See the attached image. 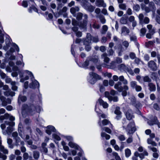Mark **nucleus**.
Segmentation results:
<instances>
[{
  "mask_svg": "<svg viewBox=\"0 0 160 160\" xmlns=\"http://www.w3.org/2000/svg\"><path fill=\"white\" fill-rule=\"evenodd\" d=\"M36 111L35 106L32 104H24L22 105V113L23 117L25 116L26 114H32Z\"/></svg>",
  "mask_w": 160,
  "mask_h": 160,
  "instance_id": "f257e3e1",
  "label": "nucleus"
},
{
  "mask_svg": "<svg viewBox=\"0 0 160 160\" xmlns=\"http://www.w3.org/2000/svg\"><path fill=\"white\" fill-rule=\"evenodd\" d=\"M98 56L97 55H92L88 57L86 61L83 63L82 66L84 67H86L88 66L89 62H92L94 64H96L99 61Z\"/></svg>",
  "mask_w": 160,
  "mask_h": 160,
  "instance_id": "f03ea898",
  "label": "nucleus"
},
{
  "mask_svg": "<svg viewBox=\"0 0 160 160\" xmlns=\"http://www.w3.org/2000/svg\"><path fill=\"white\" fill-rule=\"evenodd\" d=\"M89 74L90 77L88 81L92 84H94L98 80L100 79L101 78L100 76L93 72L89 73Z\"/></svg>",
  "mask_w": 160,
  "mask_h": 160,
  "instance_id": "7ed1b4c3",
  "label": "nucleus"
},
{
  "mask_svg": "<svg viewBox=\"0 0 160 160\" xmlns=\"http://www.w3.org/2000/svg\"><path fill=\"white\" fill-rule=\"evenodd\" d=\"M136 129L135 124L133 122H131L128 124L126 128L128 134H132L136 131Z\"/></svg>",
  "mask_w": 160,
  "mask_h": 160,
  "instance_id": "20e7f679",
  "label": "nucleus"
},
{
  "mask_svg": "<svg viewBox=\"0 0 160 160\" xmlns=\"http://www.w3.org/2000/svg\"><path fill=\"white\" fill-rule=\"evenodd\" d=\"M138 18L139 20V23L142 24L144 23L146 24L150 22L149 19L148 17H145L144 18V16L143 14H140Z\"/></svg>",
  "mask_w": 160,
  "mask_h": 160,
  "instance_id": "39448f33",
  "label": "nucleus"
},
{
  "mask_svg": "<svg viewBox=\"0 0 160 160\" xmlns=\"http://www.w3.org/2000/svg\"><path fill=\"white\" fill-rule=\"evenodd\" d=\"M118 69L121 71H127L131 74H133L132 71L130 69L126 67L124 64H121L118 66Z\"/></svg>",
  "mask_w": 160,
  "mask_h": 160,
  "instance_id": "423d86ee",
  "label": "nucleus"
},
{
  "mask_svg": "<svg viewBox=\"0 0 160 160\" xmlns=\"http://www.w3.org/2000/svg\"><path fill=\"white\" fill-rule=\"evenodd\" d=\"M84 19L82 22L80 23L79 26L83 28H86L88 23V17L87 15L85 14L83 16Z\"/></svg>",
  "mask_w": 160,
  "mask_h": 160,
  "instance_id": "0eeeda50",
  "label": "nucleus"
},
{
  "mask_svg": "<svg viewBox=\"0 0 160 160\" xmlns=\"http://www.w3.org/2000/svg\"><path fill=\"white\" fill-rule=\"evenodd\" d=\"M148 66L153 71H156L157 69V64L156 62L153 60H151L148 62Z\"/></svg>",
  "mask_w": 160,
  "mask_h": 160,
  "instance_id": "6e6552de",
  "label": "nucleus"
},
{
  "mask_svg": "<svg viewBox=\"0 0 160 160\" xmlns=\"http://www.w3.org/2000/svg\"><path fill=\"white\" fill-rule=\"evenodd\" d=\"M31 79L32 82L29 84L30 88H38L39 87V83L38 82L35 80L34 78H31Z\"/></svg>",
  "mask_w": 160,
  "mask_h": 160,
  "instance_id": "1a4fd4ad",
  "label": "nucleus"
},
{
  "mask_svg": "<svg viewBox=\"0 0 160 160\" xmlns=\"http://www.w3.org/2000/svg\"><path fill=\"white\" fill-rule=\"evenodd\" d=\"M108 63H103L102 64L103 67L107 68H108L114 69L116 67V63L114 61H112L110 63L109 65L107 64Z\"/></svg>",
  "mask_w": 160,
  "mask_h": 160,
  "instance_id": "9d476101",
  "label": "nucleus"
},
{
  "mask_svg": "<svg viewBox=\"0 0 160 160\" xmlns=\"http://www.w3.org/2000/svg\"><path fill=\"white\" fill-rule=\"evenodd\" d=\"M130 32L129 29L125 26L122 27L121 29V35L123 36L128 34Z\"/></svg>",
  "mask_w": 160,
  "mask_h": 160,
  "instance_id": "9b49d317",
  "label": "nucleus"
},
{
  "mask_svg": "<svg viewBox=\"0 0 160 160\" xmlns=\"http://www.w3.org/2000/svg\"><path fill=\"white\" fill-rule=\"evenodd\" d=\"M92 38L91 37V34L88 33L87 34V37L86 39L83 41V43L84 45L89 44L91 43Z\"/></svg>",
  "mask_w": 160,
  "mask_h": 160,
  "instance_id": "f8f14e48",
  "label": "nucleus"
},
{
  "mask_svg": "<svg viewBox=\"0 0 160 160\" xmlns=\"http://www.w3.org/2000/svg\"><path fill=\"white\" fill-rule=\"evenodd\" d=\"M95 4L99 7H102L105 8L106 6V5L103 0H96Z\"/></svg>",
  "mask_w": 160,
  "mask_h": 160,
  "instance_id": "ddd939ff",
  "label": "nucleus"
},
{
  "mask_svg": "<svg viewBox=\"0 0 160 160\" xmlns=\"http://www.w3.org/2000/svg\"><path fill=\"white\" fill-rule=\"evenodd\" d=\"M56 130L55 128L52 126H49L47 127V129L46 130V132L49 135L51 134V132H55Z\"/></svg>",
  "mask_w": 160,
  "mask_h": 160,
  "instance_id": "4468645a",
  "label": "nucleus"
},
{
  "mask_svg": "<svg viewBox=\"0 0 160 160\" xmlns=\"http://www.w3.org/2000/svg\"><path fill=\"white\" fill-rule=\"evenodd\" d=\"M107 56L108 54L106 52L102 53L101 55V58L104 59V63H108L110 61V58Z\"/></svg>",
  "mask_w": 160,
  "mask_h": 160,
  "instance_id": "2eb2a0df",
  "label": "nucleus"
},
{
  "mask_svg": "<svg viewBox=\"0 0 160 160\" xmlns=\"http://www.w3.org/2000/svg\"><path fill=\"white\" fill-rule=\"evenodd\" d=\"M122 83L120 82H118L115 84L114 88L117 90L119 92H122L123 90V87L121 86Z\"/></svg>",
  "mask_w": 160,
  "mask_h": 160,
  "instance_id": "dca6fc26",
  "label": "nucleus"
},
{
  "mask_svg": "<svg viewBox=\"0 0 160 160\" xmlns=\"http://www.w3.org/2000/svg\"><path fill=\"white\" fill-rule=\"evenodd\" d=\"M0 151L3 152L5 154H8V149L5 148L4 146L2 145L1 138L0 136Z\"/></svg>",
  "mask_w": 160,
  "mask_h": 160,
  "instance_id": "f3484780",
  "label": "nucleus"
},
{
  "mask_svg": "<svg viewBox=\"0 0 160 160\" xmlns=\"http://www.w3.org/2000/svg\"><path fill=\"white\" fill-rule=\"evenodd\" d=\"M126 116L127 119L129 120L134 118V116L133 115V113L132 111L131 110H128L127 112Z\"/></svg>",
  "mask_w": 160,
  "mask_h": 160,
  "instance_id": "a211bd4d",
  "label": "nucleus"
},
{
  "mask_svg": "<svg viewBox=\"0 0 160 160\" xmlns=\"http://www.w3.org/2000/svg\"><path fill=\"white\" fill-rule=\"evenodd\" d=\"M98 102L100 105L102 106L104 108H106L108 107V104L102 99H98Z\"/></svg>",
  "mask_w": 160,
  "mask_h": 160,
  "instance_id": "6ab92c4d",
  "label": "nucleus"
},
{
  "mask_svg": "<svg viewBox=\"0 0 160 160\" xmlns=\"http://www.w3.org/2000/svg\"><path fill=\"white\" fill-rule=\"evenodd\" d=\"M47 144L46 143L43 142L41 144V152H42L45 153H47L48 152V149L46 148Z\"/></svg>",
  "mask_w": 160,
  "mask_h": 160,
  "instance_id": "aec40b11",
  "label": "nucleus"
},
{
  "mask_svg": "<svg viewBox=\"0 0 160 160\" xmlns=\"http://www.w3.org/2000/svg\"><path fill=\"white\" fill-rule=\"evenodd\" d=\"M26 142L28 145H30V148L31 149L35 150L38 147L37 146L32 144L33 142L32 140H29L28 141H27Z\"/></svg>",
  "mask_w": 160,
  "mask_h": 160,
  "instance_id": "412c9836",
  "label": "nucleus"
},
{
  "mask_svg": "<svg viewBox=\"0 0 160 160\" xmlns=\"http://www.w3.org/2000/svg\"><path fill=\"white\" fill-rule=\"evenodd\" d=\"M68 145L71 148H74L76 149L79 150L80 149V147L77 144L71 141L69 142Z\"/></svg>",
  "mask_w": 160,
  "mask_h": 160,
  "instance_id": "4be33fe9",
  "label": "nucleus"
},
{
  "mask_svg": "<svg viewBox=\"0 0 160 160\" xmlns=\"http://www.w3.org/2000/svg\"><path fill=\"white\" fill-rule=\"evenodd\" d=\"M149 90L150 91L154 92L156 90L155 85L152 83H149L148 84Z\"/></svg>",
  "mask_w": 160,
  "mask_h": 160,
  "instance_id": "5701e85b",
  "label": "nucleus"
},
{
  "mask_svg": "<svg viewBox=\"0 0 160 160\" xmlns=\"http://www.w3.org/2000/svg\"><path fill=\"white\" fill-rule=\"evenodd\" d=\"M79 8L78 7L76 6L72 7L70 9V12L73 15L76 12L79 11Z\"/></svg>",
  "mask_w": 160,
  "mask_h": 160,
  "instance_id": "b1692460",
  "label": "nucleus"
},
{
  "mask_svg": "<svg viewBox=\"0 0 160 160\" xmlns=\"http://www.w3.org/2000/svg\"><path fill=\"white\" fill-rule=\"evenodd\" d=\"M4 95L6 96H10L12 97L14 96L15 93L14 92L11 91L10 90L4 92Z\"/></svg>",
  "mask_w": 160,
  "mask_h": 160,
  "instance_id": "393cba45",
  "label": "nucleus"
},
{
  "mask_svg": "<svg viewBox=\"0 0 160 160\" xmlns=\"http://www.w3.org/2000/svg\"><path fill=\"white\" fill-rule=\"evenodd\" d=\"M149 8L151 9V11L152 12H154L156 8L155 7L154 3L152 2H150L149 3Z\"/></svg>",
  "mask_w": 160,
  "mask_h": 160,
  "instance_id": "a878e982",
  "label": "nucleus"
},
{
  "mask_svg": "<svg viewBox=\"0 0 160 160\" xmlns=\"http://www.w3.org/2000/svg\"><path fill=\"white\" fill-rule=\"evenodd\" d=\"M33 157L35 159H38L40 155L39 152L37 151H34L33 152Z\"/></svg>",
  "mask_w": 160,
  "mask_h": 160,
  "instance_id": "bb28decb",
  "label": "nucleus"
},
{
  "mask_svg": "<svg viewBox=\"0 0 160 160\" xmlns=\"http://www.w3.org/2000/svg\"><path fill=\"white\" fill-rule=\"evenodd\" d=\"M120 22L121 24H125L127 23L128 20L127 18L125 17H122L120 19Z\"/></svg>",
  "mask_w": 160,
  "mask_h": 160,
  "instance_id": "cd10ccee",
  "label": "nucleus"
},
{
  "mask_svg": "<svg viewBox=\"0 0 160 160\" xmlns=\"http://www.w3.org/2000/svg\"><path fill=\"white\" fill-rule=\"evenodd\" d=\"M147 142L148 144H151L153 146H156L157 143L154 141H152L150 138H148L147 139Z\"/></svg>",
  "mask_w": 160,
  "mask_h": 160,
  "instance_id": "c85d7f7f",
  "label": "nucleus"
},
{
  "mask_svg": "<svg viewBox=\"0 0 160 160\" xmlns=\"http://www.w3.org/2000/svg\"><path fill=\"white\" fill-rule=\"evenodd\" d=\"M12 140L11 138H8L7 139V143L8 145V147L10 148H13L14 147V145L12 144Z\"/></svg>",
  "mask_w": 160,
  "mask_h": 160,
  "instance_id": "c756f323",
  "label": "nucleus"
},
{
  "mask_svg": "<svg viewBox=\"0 0 160 160\" xmlns=\"http://www.w3.org/2000/svg\"><path fill=\"white\" fill-rule=\"evenodd\" d=\"M9 115L8 113H6L3 115L0 116V120H3L4 119H7L9 118Z\"/></svg>",
  "mask_w": 160,
  "mask_h": 160,
  "instance_id": "7c9ffc66",
  "label": "nucleus"
},
{
  "mask_svg": "<svg viewBox=\"0 0 160 160\" xmlns=\"http://www.w3.org/2000/svg\"><path fill=\"white\" fill-rule=\"evenodd\" d=\"M147 28L149 30V32L152 33V34H153L155 32V29H152V26L151 24H149L147 26Z\"/></svg>",
  "mask_w": 160,
  "mask_h": 160,
  "instance_id": "2f4dec72",
  "label": "nucleus"
},
{
  "mask_svg": "<svg viewBox=\"0 0 160 160\" xmlns=\"http://www.w3.org/2000/svg\"><path fill=\"white\" fill-rule=\"evenodd\" d=\"M90 4L88 2L84 1L82 3L81 5L84 8L86 9Z\"/></svg>",
  "mask_w": 160,
  "mask_h": 160,
  "instance_id": "473e14b6",
  "label": "nucleus"
},
{
  "mask_svg": "<svg viewBox=\"0 0 160 160\" xmlns=\"http://www.w3.org/2000/svg\"><path fill=\"white\" fill-rule=\"evenodd\" d=\"M108 100L111 101H113L114 102H117L118 100V98L117 96L108 97Z\"/></svg>",
  "mask_w": 160,
  "mask_h": 160,
  "instance_id": "72a5a7b5",
  "label": "nucleus"
},
{
  "mask_svg": "<svg viewBox=\"0 0 160 160\" xmlns=\"http://www.w3.org/2000/svg\"><path fill=\"white\" fill-rule=\"evenodd\" d=\"M119 80L122 82L123 84L126 85L128 83L127 81L124 79V77L123 76H121L119 78Z\"/></svg>",
  "mask_w": 160,
  "mask_h": 160,
  "instance_id": "f704fd0d",
  "label": "nucleus"
},
{
  "mask_svg": "<svg viewBox=\"0 0 160 160\" xmlns=\"http://www.w3.org/2000/svg\"><path fill=\"white\" fill-rule=\"evenodd\" d=\"M57 2V9L58 10H59L60 8H61L62 6H63V5L61 3L62 2V0H56Z\"/></svg>",
  "mask_w": 160,
  "mask_h": 160,
  "instance_id": "c9c22d12",
  "label": "nucleus"
},
{
  "mask_svg": "<svg viewBox=\"0 0 160 160\" xmlns=\"http://www.w3.org/2000/svg\"><path fill=\"white\" fill-rule=\"evenodd\" d=\"M26 100L27 98L26 96L20 95L18 98V102H19L20 100H21L22 102H24Z\"/></svg>",
  "mask_w": 160,
  "mask_h": 160,
  "instance_id": "e433bc0d",
  "label": "nucleus"
},
{
  "mask_svg": "<svg viewBox=\"0 0 160 160\" xmlns=\"http://www.w3.org/2000/svg\"><path fill=\"white\" fill-rule=\"evenodd\" d=\"M157 118H154V121H149L148 122V124L150 125H153L154 124H157Z\"/></svg>",
  "mask_w": 160,
  "mask_h": 160,
  "instance_id": "4c0bfd02",
  "label": "nucleus"
},
{
  "mask_svg": "<svg viewBox=\"0 0 160 160\" xmlns=\"http://www.w3.org/2000/svg\"><path fill=\"white\" fill-rule=\"evenodd\" d=\"M101 136L102 138L105 137L107 140L109 139L110 138V136L109 135L107 134L106 133L102 132L101 133Z\"/></svg>",
  "mask_w": 160,
  "mask_h": 160,
  "instance_id": "58836bf2",
  "label": "nucleus"
},
{
  "mask_svg": "<svg viewBox=\"0 0 160 160\" xmlns=\"http://www.w3.org/2000/svg\"><path fill=\"white\" fill-rule=\"evenodd\" d=\"M108 29V27L106 25H104L103 26L102 28V30L101 31V33L102 34H105Z\"/></svg>",
  "mask_w": 160,
  "mask_h": 160,
  "instance_id": "ea45409f",
  "label": "nucleus"
},
{
  "mask_svg": "<svg viewBox=\"0 0 160 160\" xmlns=\"http://www.w3.org/2000/svg\"><path fill=\"white\" fill-rule=\"evenodd\" d=\"M98 18L100 21L102 23L104 24L106 22V20L103 16L102 15H99Z\"/></svg>",
  "mask_w": 160,
  "mask_h": 160,
  "instance_id": "a19ab883",
  "label": "nucleus"
},
{
  "mask_svg": "<svg viewBox=\"0 0 160 160\" xmlns=\"http://www.w3.org/2000/svg\"><path fill=\"white\" fill-rule=\"evenodd\" d=\"M94 9L95 7L90 4L86 10L90 12H92Z\"/></svg>",
  "mask_w": 160,
  "mask_h": 160,
  "instance_id": "79ce46f5",
  "label": "nucleus"
},
{
  "mask_svg": "<svg viewBox=\"0 0 160 160\" xmlns=\"http://www.w3.org/2000/svg\"><path fill=\"white\" fill-rule=\"evenodd\" d=\"M125 154L126 157H128L131 154V152L130 150L127 148L125 150Z\"/></svg>",
  "mask_w": 160,
  "mask_h": 160,
  "instance_id": "37998d69",
  "label": "nucleus"
},
{
  "mask_svg": "<svg viewBox=\"0 0 160 160\" xmlns=\"http://www.w3.org/2000/svg\"><path fill=\"white\" fill-rule=\"evenodd\" d=\"M68 8L66 6L62 8L59 11V13L62 14L63 13L65 12L68 10Z\"/></svg>",
  "mask_w": 160,
  "mask_h": 160,
  "instance_id": "c03bdc74",
  "label": "nucleus"
},
{
  "mask_svg": "<svg viewBox=\"0 0 160 160\" xmlns=\"http://www.w3.org/2000/svg\"><path fill=\"white\" fill-rule=\"evenodd\" d=\"M83 14L81 12H78V13L77 16L76 18L78 20H81L83 16Z\"/></svg>",
  "mask_w": 160,
  "mask_h": 160,
  "instance_id": "a18cd8bd",
  "label": "nucleus"
},
{
  "mask_svg": "<svg viewBox=\"0 0 160 160\" xmlns=\"http://www.w3.org/2000/svg\"><path fill=\"white\" fill-rule=\"evenodd\" d=\"M16 82H11V85L12 86V88L13 90L16 91L17 89V87L15 85Z\"/></svg>",
  "mask_w": 160,
  "mask_h": 160,
  "instance_id": "49530a36",
  "label": "nucleus"
},
{
  "mask_svg": "<svg viewBox=\"0 0 160 160\" xmlns=\"http://www.w3.org/2000/svg\"><path fill=\"white\" fill-rule=\"evenodd\" d=\"M120 108L119 107H117L114 111V113L117 115H121V112L120 110Z\"/></svg>",
  "mask_w": 160,
  "mask_h": 160,
  "instance_id": "de8ad7c7",
  "label": "nucleus"
},
{
  "mask_svg": "<svg viewBox=\"0 0 160 160\" xmlns=\"http://www.w3.org/2000/svg\"><path fill=\"white\" fill-rule=\"evenodd\" d=\"M155 42H153L152 41H149L148 42H146L145 43V46L147 47H150L151 45H152Z\"/></svg>",
  "mask_w": 160,
  "mask_h": 160,
  "instance_id": "09e8293b",
  "label": "nucleus"
},
{
  "mask_svg": "<svg viewBox=\"0 0 160 160\" xmlns=\"http://www.w3.org/2000/svg\"><path fill=\"white\" fill-rule=\"evenodd\" d=\"M133 9L136 11H138L140 9V6L138 4H135L133 6Z\"/></svg>",
  "mask_w": 160,
  "mask_h": 160,
  "instance_id": "8fccbe9b",
  "label": "nucleus"
},
{
  "mask_svg": "<svg viewBox=\"0 0 160 160\" xmlns=\"http://www.w3.org/2000/svg\"><path fill=\"white\" fill-rule=\"evenodd\" d=\"M151 77L152 78L155 79L156 81L158 80V78L157 76V74L156 72H153L151 74Z\"/></svg>",
  "mask_w": 160,
  "mask_h": 160,
  "instance_id": "3c124183",
  "label": "nucleus"
},
{
  "mask_svg": "<svg viewBox=\"0 0 160 160\" xmlns=\"http://www.w3.org/2000/svg\"><path fill=\"white\" fill-rule=\"evenodd\" d=\"M114 61L116 63L119 64L122 62V58L119 57H116Z\"/></svg>",
  "mask_w": 160,
  "mask_h": 160,
  "instance_id": "603ef678",
  "label": "nucleus"
},
{
  "mask_svg": "<svg viewBox=\"0 0 160 160\" xmlns=\"http://www.w3.org/2000/svg\"><path fill=\"white\" fill-rule=\"evenodd\" d=\"M29 154L27 152L24 153L23 155V160H27L29 158Z\"/></svg>",
  "mask_w": 160,
  "mask_h": 160,
  "instance_id": "864d4df0",
  "label": "nucleus"
},
{
  "mask_svg": "<svg viewBox=\"0 0 160 160\" xmlns=\"http://www.w3.org/2000/svg\"><path fill=\"white\" fill-rule=\"evenodd\" d=\"M5 123L6 125H9V126H10L11 127L14 126L15 124L14 122H12V121L9 122L6 121L5 122Z\"/></svg>",
  "mask_w": 160,
  "mask_h": 160,
  "instance_id": "5fc2aeb1",
  "label": "nucleus"
},
{
  "mask_svg": "<svg viewBox=\"0 0 160 160\" xmlns=\"http://www.w3.org/2000/svg\"><path fill=\"white\" fill-rule=\"evenodd\" d=\"M148 148L150 150L154 152H157L158 151V150L156 148L152 147L151 146H148Z\"/></svg>",
  "mask_w": 160,
  "mask_h": 160,
  "instance_id": "6e6d98bb",
  "label": "nucleus"
},
{
  "mask_svg": "<svg viewBox=\"0 0 160 160\" xmlns=\"http://www.w3.org/2000/svg\"><path fill=\"white\" fill-rule=\"evenodd\" d=\"M102 129L109 133H111L112 132L111 130L107 127H105L104 128H102Z\"/></svg>",
  "mask_w": 160,
  "mask_h": 160,
  "instance_id": "4d7b16f0",
  "label": "nucleus"
},
{
  "mask_svg": "<svg viewBox=\"0 0 160 160\" xmlns=\"http://www.w3.org/2000/svg\"><path fill=\"white\" fill-rule=\"evenodd\" d=\"M110 123V122L106 119H104L102 121V123L103 125H106Z\"/></svg>",
  "mask_w": 160,
  "mask_h": 160,
  "instance_id": "13d9d810",
  "label": "nucleus"
},
{
  "mask_svg": "<svg viewBox=\"0 0 160 160\" xmlns=\"http://www.w3.org/2000/svg\"><path fill=\"white\" fill-rule=\"evenodd\" d=\"M133 138L131 136L129 137L127 140H126V142L127 143L129 144L132 143L133 142Z\"/></svg>",
  "mask_w": 160,
  "mask_h": 160,
  "instance_id": "bf43d9fd",
  "label": "nucleus"
},
{
  "mask_svg": "<svg viewBox=\"0 0 160 160\" xmlns=\"http://www.w3.org/2000/svg\"><path fill=\"white\" fill-rule=\"evenodd\" d=\"M143 81L144 82H150L151 81V79L148 76H146L143 77Z\"/></svg>",
  "mask_w": 160,
  "mask_h": 160,
  "instance_id": "052dcab7",
  "label": "nucleus"
},
{
  "mask_svg": "<svg viewBox=\"0 0 160 160\" xmlns=\"http://www.w3.org/2000/svg\"><path fill=\"white\" fill-rule=\"evenodd\" d=\"M113 155L115 157L116 160H121L120 157L118 155V154L115 152H113L112 153Z\"/></svg>",
  "mask_w": 160,
  "mask_h": 160,
  "instance_id": "680f3d73",
  "label": "nucleus"
},
{
  "mask_svg": "<svg viewBox=\"0 0 160 160\" xmlns=\"http://www.w3.org/2000/svg\"><path fill=\"white\" fill-rule=\"evenodd\" d=\"M130 85L133 88H135L137 85L136 82L135 81L131 82H130Z\"/></svg>",
  "mask_w": 160,
  "mask_h": 160,
  "instance_id": "e2e57ef3",
  "label": "nucleus"
},
{
  "mask_svg": "<svg viewBox=\"0 0 160 160\" xmlns=\"http://www.w3.org/2000/svg\"><path fill=\"white\" fill-rule=\"evenodd\" d=\"M108 55L109 56H112L114 53V51L112 48H110L108 51Z\"/></svg>",
  "mask_w": 160,
  "mask_h": 160,
  "instance_id": "0e129e2a",
  "label": "nucleus"
},
{
  "mask_svg": "<svg viewBox=\"0 0 160 160\" xmlns=\"http://www.w3.org/2000/svg\"><path fill=\"white\" fill-rule=\"evenodd\" d=\"M119 7L122 10H126V6L124 4H120L119 5Z\"/></svg>",
  "mask_w": 160,
  "mask_h": 160,
  "instance_id": "69168bd1",
  "label": "nucleus"
},
{
  "mask_svg": "<svg viewBox=\"0 0 160 160\" xmlns=\"http://www.w3.org/2000/svg\"><path fill=\"white\" fill-rule=\"evenodd\" d=\"M13 130V128L12 127L9 126L7 128V130H6V132L7 133H10Z\"/></svg>",
  "mask_w": 160,
  "mask_h": 160,
  "instance_id": "338daca9",
  "label": "nucleus"
},
{
  "mask_svg": "<svg viewBox=\"0 0 160 160\" xmlns=\"http://www.w3.org/2000/svg\"><path fill=\"white\" fill-rule=\"evenodd\" d=\"M118 138L121 141H123L125 139V137L123 135H121L118 136Z\"/></svg>",
  "mask_w": 160,
  "mask_h": 160,
  "instance_id": "774afa93",
  "label": "nucleus"
}]
</instances>
